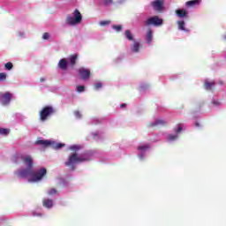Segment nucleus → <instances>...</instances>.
<instances>
[{
	"label": "nucleus",
	"mask_w": 226,
	"mask_h": 226,
	"mask_svg": "<svg viewBox=\"0 0 226 226\" xmlns=\"http://www.w3.org/2000/svg\"><path fill=\"white\" fill-rule=\"evenodd\" d=\"M14 163H24L26 168L18 169L14 174L20 179H27L28 183H40L47 176V169L41 168L35 171L33 170V157L26 154H17L13 156Z\"/></svg>",
	"instance_id": "1"
},
{
	"label": "nucleus",
	"mask_w": 226,
	"mask_h": 226,
	"mask_svg": "<svg viewBox=\"0 0 226 226\" xmlns=\"http://www.w3.org/2000/svg\"><path fill=\"white\" fill-rule=\"evenodd\" d=\"M89 160H91V156L88 154L79 155L77 152H75L69 155L65 165L73 170L75 169L73 166L76 165V163H82V162H87Z\"/></svg>",
	"instance_id": "2"
},
{
	"label": "nucleus",
	"mask_w": 226,
	"mask_h": 226,
	"mask_svg": "<svg viewBox=\"0 0 226 226\" xmlns=\"http://www.w3.org/2000/svg\"><path fill=\"white\" fill-rule=\"evenodd\" d=\"M82 22V14L79 10H75L72 14L67 15L65 19V24L67 26H71L72 27H75V26H79Z\"/></svg>",
	"instance_id": "3"
},
{
	"label": "nucleus",
	"mask_w": 226,
	"mask_h": 226,
	"mask_svg": "<svg viewBox=\"0 0 226 226\" xmlns=\"http://www.w3.org/2000/svg\"><path fill=\"white\" fill-rule=\"evenodd\" d=\"M37 146H42V147H53V149H61V147H64V144L56 143L52 139H39L35 141Z\"/></svg>",
	"instance_id": "4"
},
{
	"label": "nucleus",
	"mask_w": 226,
	"mask_h": 226,
	"mask_svg": "<svg viewBox=\"0 0 226 226\" xmlns=\"http://www.w3.org/2000/svg\"><path fill=\"white\" fill-rule=\"evenodd\" d=\"M54 114V108L48 106L42 109V110L40 112V119L41 121H47L49 119V117L52 116Z\"/></svg>",
	"instance_id": "5"
},
{
	"label": "nucleus",
	"mask_w": 226,
	"mask_h": 226,
	"mask_svg": "<svg viewBox=\"0 0 226 226\" xmlns=\"http://www.w3.org/2000/svg\"><path fill=\"white\" fill-rule=\"evenodd\" d=\"M11 93L6 92V93H0V103L4 105V107H6V105H10V102H11Z\"/></svg>",
	"instance_id": "6"
},
{
	"label": "nucleus",
	"mask_w": 226,
	"mask_h": 226,
	"mask_svg": "<svg viewBox=\"0 0 226 226\" xmlns=\"http://www.w3.org/2000/svg\"><path fill=\"white\" fill-rule=\"evenodd\" d=\"M149 149H151V146L147 144H140L138 147V156L139 160H144V158L146 157V152L149 151Z\"/></svg>",
	"instance_id": "7"
},
{
	"label": "nucleus",
	"mask_w": 226,
	"mask_h": 226,
	"mask_svg": "<svg viewBox=\"0 0 226 226\" xmlns=\"http://www.w3.org/2000/svg\"><path fill=\"white\" fill-rule=\"evenodd\" d=\"M147 26H154L158 27L163 24V19H160L158 16H154L147 19L146 21Z\"/></svg>",
	"instance_id": "8"
},
{
	"label": "nucleus",
	"mask_w": 226,
	"mask_h": 226,
	"mask_svg": "<svg viewBox=\"0 0 226 226\" xmlns=\"http://www.w3.org/2000/svg\"><path fill=\"white\" fill-rule=\"evenodd\" d=\"M150 4L154 11H163V4H165V0H154Z\"/></svg>",
	"instance_id": "9"
},
{
	"label": "nucleus",
	"mask_w": 226,
	"mask_h": 226,
	"mask_svg": "<svg viewBox=\"0 0 226 226\" xmlns=\"http://www.w3.org/2000/svg\"><path fill=\"white\" fill-rule=\"evenodd\" d=\"M78 72L81 80H87L91 76V71L89 69L81 67L78 70Z\"/></svg>",
	"instance_id": "10"
},
{
	"label": "nucleus",
	"mask_w": 226,
	"mask_h": 226,
	"mask_svg": "<svg viewBox=\"0 0 226 226\" xmlns=\"http://www.w3.org/2000/svg\"><path fill=\"white\" fill-rule=\"evenodd\" d=\"M42 205L44 207H47V209H52V207H54V200L45 198L42 200Z\"/></svg>",
	"instance_id": "11"
},
{
	"label": "nucleus",
	"mask_w": 226,
	"mask_h": 226,
	"mask_svg": "<svg viewBox=\"0 0 226 226\" xmlns=\"http://www.w3.org/2000/svg\"><path fill=\"white\" fill-rule=\"evenodd\" d=\"M131 51H132L134 54L140 52V42L134 41L131 45Z\"/></svg>",
	"instance_id": "12"
},
{
	"label": "nucleus",
	"mask_w": 226,
	"mask_h": 226,
	"mask_svg": "<svg viewBox=\"0 0 226 226\" xmlns=\"http://www.w3.org/2000/svg\"><path fill=\"white\" fill-rule=\"evenodd\" d=\"M58 68L64 71L68 69V61L66 60V58H62L59 60Z\"/></svg>",
	"instance_id": "13"
},
{
	"label": "nucleus",
	"mask_w": 226,
	"mask_h": 226,
	"mask_svg": "<svg viewBox=\"0 0 226 226\" xmlns=\"http://www.w3.org/2000/svg\"><path fill=\"white\" fill-rule=\"evenodd\" d=\"M167 124V121L163 119H156L154 123H151L150 126H163Z\"/></svg>",
	"instance_id": "14"
},
{
	"label": "nucleus",
	"mask_w": 226,
	"mask_h": 226,
	"mask_svg": "<svg viewBox=\"0 0 226 226\" xmlns=\"http://www.w3.org/2000/svg\"><path fill=\"white\" fill-rule=\"evenodd\" d=\"M200 4V0H191L185 3V6L192 8L193 6H199Z\"/></svg>",
	"instance_id": "15"
},
{
	"label": "nucleus",
	"mask_w": 226,
	"mask_h": 226,
	"mask_svg": "<svg viewBox=\"0 0 226 226\" xmlns=\"http://www.w3.org/2000/svg\"><path fill=\"white\" fill-rule=\"evenodd\" d=\"M213 87H215V82L209 81V79H206L205 80V89H207V91H209V90L213 89Z\"/></svg>",
	"instance_id": "16"
},
{
	"label": "nucleus",
	"mask_w": 226,
	"mask_h": 226,
	"mask_svg": "<svg viewBox=\"0 0 226 226\" xmlns=\"http://www.w3.org/2000/svg\"><path fill=\"white\" fill-rule=\"evenodd\" d=\"M176 13L177 17H179L180 19H183V17H186V15H188V11H186V10H181V9L177 10Z\"/></svg>",
	"instance_id": "17"
},
{
	"label": "nucleus",
	"mask_w": 226,
	"mask_h": 226,
	"mask_svg": "<svg viewBox=\"0 0 226 226\" xmlns=\"http://www.w3.org/2000/svg\"><path fill=\"white\" fill-rule=\"evenodd\" d=\"M124 36L129 41H135V39L133 38V34H132V31L125 30Z\"/></svg>",
	"instance_id": "18"
},
{
	"label": "nucleus",
	"mask_w": 226,
	"mask_h": 226,
	"mask_svg": "<svg viewBox=\"0 0 226 226\" xmlns=\"http://www.w3.org/2000/svg\"><path fill=\"white\" fill-rule=\"evenodd\" d=\"M177 24L180 31H185V33H188V29L185 27V20H178Z\"/></svg>",
	"instance_id": "19"
},
{
	"label": "nucleus",
	"mask_w": 226,
	"mask_h": 226,
	"mask_svg": "<svg viewBox=\"0 0 226 226\" xmlns=\"http://www.w3.org/2000/svg\"><path fill=\"white\" fill-rule=\"evenodd\" d=\"M146 41L148 42V43H151V41H153V30H148L147 32V34H146Z\"/></svg>",
	"instance_id": "20"
},
{
	"label": "nucleus",
	"mask_w": 226,
	"mask_h": 226,
	"mask_svg": "<svg viewBox=\"0 0 226 226\" xmlns=\"http://www.w3.org/2000/svg\"><path fill=\"white\" fill-rule=\"evenodd\" d=\"M76 62H77V55H72L71 57H69V63L71 66H75Z\"/></svg>",
	"instance_id": "21"
},
{
	"label": "nucleus",
	"mask_w": 226,
	"mask_h": 226,
	"mask_svg": "<svg viewBox=\"0 0 226 226\" xmlns=\"http://www.w3.org/2000/svg\"><path fill=\"white\" fill-rule=\"evenodd\" d=\"M177 134H170L168 135L169 142H174V140H177Z\"/></svg>",
	"instance_id": "22"
},
{
	"label": "nucleus",
	"mask_w": 226,
	"mask_h": 226,
	"mask_svg": "<svg viewBox=\"0 0 226 226\" xmlns=\"http://www.w3.org/2000/svg\"><path fill=\"white\" fill-rule=\"evenodd\" d=\"M112 29L117 31V33H121V31H123V26H121V25H113Z\"/></svg>",
	"instance_id": "23"
},
{
	"label": "nucleus",
	"mask_w": 226,
	"mask_h": 226,
	"mask_svg": "<svg viewBox=\"0 0 226 226\" xmlns=\"http://www.w3.org/2000/svg\"><path fill=\"white\" fill-rule=\"evenodd\" d=\"M17 36L18 38L24 39L26 38V32H24V30H19L17 32Z\"/></svg>",
	"instance_id": "24"
},
{
	"label": "nucleus",
	"mask_w": 226,
	"mask_h": 226,
	"mask_svg": "<svg viewBox=\"0 0 226 226\" xmlns=\"http://www.w3.org/2000/svg\"><path fill=\"white\" fill-rule=\"evenodd\" d=\"M8 78V74L6 72H0V82H4Z\"/></svg>",
	"instance_id": "25"
},
{
	"label": "nucleus",
	"mask_w": 226,
	"mask_h": 226,
	"mask_svg": "<svg viewBox=\"0 0 226 226\" xmlns=\"http://www.w3.org/2000/svg\"><path fill=\"white\" fill-rule=\"evenodd\" d=\"M10 133L9 129L0 128V135H8Z\"/></svg>",
	"instance_id": "26"
},
{
	"label": "nucleus",
	"mask_w": 226,
	"mask_h": 226,
	"mask_svg": "<svg viewBox=\"0 0 226 226\" xmlns=\"http://www.w3.org/2000/svg\"><path fill=\"white\" fill-rule=\"evenodd\" d=\"M69 149H70L71 151H79V149H80V147L78 146V145H72V146H70V147H69Z\"/></svg>",
	"instance_id": "27"
},
{
	"label": "nucleus",
	"mask_w": 226,
	"mask_h": 226,
	"mask_svg": "<svg viewBox=\"0 0 226 226\" xmlns=\"http://www.w3.org/2000/svg\"><path fill=\"white\" fill-rule=\"evenodd\" d=\"M5 70H12V68H13V64H11V62H8V63H6L5 64Z\"/></svg>",
	"instance_id": "28"
},
{
	"label": "nucleus",
	"mask_w": 226,
	"mask_h": 226,
	"mask_svg": "<svg viewBox=\"0 0 226 226\" xmlns=\"http://www.w3.org/2000/svg\"><path fill=\"white\" fill-rule=\"evenodd\" d=\"M212 104L214 105V107H220V105H222V102L218 100H213Z\"/></svg>",
	"instance_id": "29"
},
{
	"label": "nucleus",
	"mask_w": 226,
	"mask_h": 226,
	"mask_svg": "<svg viewBox=\"0 0 226 226\" xmlns=\"http://www.w3.org/2000/svg\"><path fill=\"white\" fill-rule=\"evenodd\" d=\"M85 89H86V87H84V86H78L77 87L78 93H84Z\"/></svg>",
	"instance_id": "30"
},
{
	"label": "nucleus",
	"mask_w": 226,
	"mask_h": 226,
	"mask_svg": "<svg viewBox=\"0 0 226 226\" xmlns=\"http://www.w3.org/2000/svg\"><path fill=\"white\" fill-rule=\"evenodd\" d=\"M110 24V20H104V21H100L99 26H109Z\"/></svg>",
	"instance_id": "31"
},
{
	"label": "nucleus",
	"mask_w": 226,
	"mask_h": 226,
	"mask_svg": "<svg viewBox=\"0 0 226 226\" xmlns=\"http://www.w3.org/2000/svg\"><path fill=\"white\" fill-rule=\"evenodd\" d=\"M102 86L103 85L102 84V82H97L94 84V89H96V90L102 89Z\"/></svg>",
	"instance_id": "32"
},
{
	"label": "nucleus",
	"mask_w": 226,
	"mask_h": 226,
	"mask_svg": "<svg viewBox=\"0 0 226 226\" xmlns=\"http://www.w3.org/2000/svg\"><path fill=\"white\" fill-rule=\"evenodd\" d=\"M57 193V191L56 189H49L48 191V195H56Z\"/></svg>",
	"instance_id": "33"
},
{
	"label": "nucleus",
	"mask_w": 226,
	"mask_h": 226,
	"mask_svg": "<svg viewBox=\"0 0 226 226\" xmlns=\"http://www.w3.org/2000/svg\"><path fill=\"white\" fill-rule=\"evenodd\" d=\"M42 39H43V40H49V39H50V34H49V33H44V34H42Z\"/></svg>",
	"instance_id": "34"
},
{
	"label": "nucleus",
	"mask_w": 226,
	"mask_h": 226,
	"mask_svg": "<svg viewBox=\"0 0 226 226\" xmlns=\"http://www.w3.org/2000/svg\"><path fill=\"white\" fill-rule=\"evenodd\" d=\"M74 116L77 119H80L82 117V114L79 111H74Z\"/></svg>",
	"instance_id": "35"
},
{
	"label": "nucleus",
	"mask_w": 226,
	"mask_h": 226,
	"mask_svg": "<svg viewBox=\"0 0 226 226\" xmlns=\"http://www.w3.org/2000/svg\"><path fill=\"white\" fill-rule=\"evenodd\" d=\"M183 131V126L181 125H177L176 128H175V132L176 133H180V132Z\"/></svg>",
	"instance_id": "36"
},
{
	"label": "nucleus",
	"mask_w": 226,
	"mask_h": 226,
	"mask_svg": "<svg viewBox=\"0 0 226 226\" xmlns=\"http://www.w3.org/2000/svg\"><path fill=\"white\" fill-rule=\"evenodd\" d=\"M104 4H112V0H104Z\"/></svg>",
	"instance_id": "37"
},
{
	"label": "nucleus",
	"mask_w": 226,
	"mask_h": 226,
	"mask_svg": "<svg viewBox=\"0 0 226 226\" xmlns=\"http://www.w3.org/2000/svg\"><path fill=\"white\" fill-rule=\"evenodd\" d=\"M92 137H93V139H96V137H98V132H93L92 133Z\"/></svg>",
	"instance_id": "38"
},
{
	"label": "nucleus",
	"mask_w": 226,
	"mask_h": 226,
	"mask_svg": "<svg viewBox=\"0 0 226 226\" xmlns=\"http://www.w3.org/2000/svg\"><path fill=\"white\" fill-rule=\"evenodd\" d=\"M34 216H41V214L34 213Z\"/></svg>",
	"instance_id": "39"
},
{
	"label": "nucleus",
	"mask_w": 226,
	"mask_h": 226,
	"mask_svg": "<svg viewBox=\"0 0 226 226\" xmlns=\"http://www.w3.org/2000/svg\"><path fill=\"white\" fill-rule=\"evenodd\" d=\"M40 80H41V82H45L46 79H45V78H41Z\"/></svg>",
	"instance_id": "40"
},
{
	"label": "nucleus",
	"mask_w": 226,
	"mask_h": 226,
	"mask_svg": "<svg viewBox=\"0 0 226 226\" xmlns=\"http://www.w3.org/2000/svg\"><path fill=\"white\" fill-rule=\"evenodd\" d=\"M124 107H126V104H125V103L121 104V109H124Z\"/></svg>",
	"instance_id": "41"
},
{
	"label": "nucleus",
	"mask_w": 226,
	"mask_h": 226,
	"mask_svg": "<svg viewBox=\"0 0 226 226\" xmlns=\"http://www.w3.org/2000/svg\"><path fill=\"white\" fill-rule=\"evenodd\" d=\"M124 1H126V0H119L118 2L119 3H124Z\"/></svg>",
	"instance_id": "42"
},
{
	"label": "nucleus",
	"mask_w": 226,
	"mask_h": 226,
	"mask_svg": "<svg viewBox=\"0 0 226 226\" xmlns=\"http://www.w3.org/2000/svg\"><path fill=\"white\" fill-rule=\"evenodd\" d=\"M196 126H199V124H196Z\"/></svg>",
	"instance_id": "43"
}]
</instances>
